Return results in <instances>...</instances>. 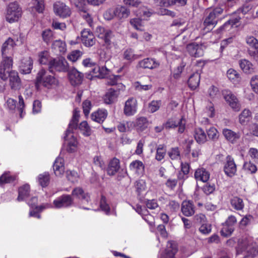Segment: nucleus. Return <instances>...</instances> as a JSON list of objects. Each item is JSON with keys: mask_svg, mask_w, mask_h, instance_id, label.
Masks as SVG:
<instances>
[{"mask_svg": "<svg viewBox=\"0 0 258 258\" xmlns=\"http://www.w3.org/2000/svg\"><path fill=\"white\" fill-rule=\"evenodd\" d=\"M79 117V111L75 109L73 112L72 119L69 124L68 128L66 131L64 137V141L67 142L68 144L67 150L70 153H73L76 151L78 144L77 139L74 136L73 131L74 129L77 128Z\"/></svg>", "mask_w": 258, "mask_h": 258, "instance_id": "f257e3e1", "label": "nucleus"}, {"mask_svg": "<svg viewBox=\"0 0 258 258\" xmlns=\"http://www.w3.org/2000/svg\"><path fill=\"white\" fill-rule=\"evenodd\" d=\"M244 253V258H253L258 254L256 244L251 237H242L238 241L236 253L239 255Z\"/></svg>", "mask_w": 258, "mask_h": 258, "instance_id": "f03ea898", "label": "nucleus"}, {"mask_svg": "<svg viewBox=\"0 0 258 258\" xmlns=\"http://www.w3.org/2000/svg\"><path fill=\"white\" fill-rule=\"evenodd\" d=\"M223 13V9L221 7H216L206 11L203 25L204 29L206 30L207 32L212 30L215 27Z\"/></svg>", "mask_w": 258, "mask_h": 258, "instance_id": "7ed1b4c3", "label": "nucleus"}, {"mask_svg": "<svg viewBox=\"0 0 258 258\" xmlns=\"http://www.w3.org/2000/svg\"><path fill=\"white\" fill-rule=\"evenodd\" d=\"M48 71L55 74L56 72L66 73L69 71V66L63 57L51 58L48 64Z\"/></svg>", "mask_w": 258, "mask_h": 258, "instance_id": "20e7f679", "label": "nucleus"}, {"mask_svg": "<svg viewBox=\"0 0 258 258\" xmlns=\"http://www.w3.org/2000/svg\"><path fill=\"white\" fill-rule=\"evenodd\" d=\"M56 81V79L53 76L49 75L44 69H41L37 73L35 86L38 87L39 85L42 84L44 87H48L55 84Z\"/></svg>", "mask_w": 258, "mask_h": 258, "instance_id": "39448f33", "label": "nucleus"}, {"mask_svg": "<svg viewBox=\"0 0 258 258\" xmlns=\"http://www.w3.org/2000/svg\"><path fill=\"white\" fill-rule=\"evenodd\" d=\"M22 15V10L18 4L14 2L10 3L7 10L6 20L9 23H14L18 21Z\"/></svg>", "mask_w": 258, "mask_h": 258, "instance_id": "423d86ee", "label": "nucleus"}, {"mask_svg": "<svg viewBox=\"0 0 258 258\" xmlns=\"http://www.w3.org/2000/svg\"><path fill=\"white\" fill-rule=\"evenodd\" d=\"M124 86L122 84L118 85V88L112 87L108 89L103 97L105 104H111L114 103L120 94V91L123 90Z\"/></svg>", "mask_w": 258, "mask_h": 258, "instance_id": "0eeeda50", "label": "nucleus"}, {"mask_svg": "<svg viewBox=\"0 0 258 258\" xmlns=\"http://www.w3.org/2000/svg\"><path fill=\"white\" fill-rule=\"evenodd\" d=\"M2 80H5L9 78L10 85L12 89H19L21 86V80L18 74L15 71H12L8 74L0 76Z\"/></svg>", "mask_w": 258, "mask_h": 258, "instance_id": "6e6552de", "label": "nucleus"}, {"mask_svg": "<svg viewBox=\"0 0 258 258\" xmlns=\"http://www.w3.org/2000/svg\"><path fill=\"white\" fill-rule=\"evenodd\" d=\"M246 42L250 47L248 50L249 54L256 60H257L258 40L252 36H248L246 38Z\"/></svg>", "mask_w": 258, "mask_h": 258, "instance_id": "1a4fd4ad", "label": "nucleus"}, {"mask_svg": "<svg viewBox=\"0 0 258 258\" xmlns=\"http://www.w3.org/2000/svg\"><path fill=\"white\" fill-rule=\"evenodd\" d=\"M224 98L230 107L235 111H239L240 104L236 97L232 93L227 90H224L222 92Z\"/></svg>", "mask_w": 258, "mask_h": 258, "instance_id": "9d476101", "label": "nucleus"}, {"mask_svg": "<svg viewBox=\"0 0 258 258\" xmlns=\"http://www.w3.org/2000/svg\"><path fill=\"white\" fill-rule=\"evenodd\" d=\"M73 204V199L71 195H63L53 201L55 208L59 209L71 206Z\"/></svg>", "mask_w": 258, "mask_h": 258, "instance_id": "9b49d317", "label": "nucleus"}, {"mask_svg": "<svg viewBox=\"0 0 258 258\" xmlns=\"http://www.w3.org/2000/svg\"><path fill=\"white\" fill-rule=\"evenodd\" d=\"M224 171L229 177H232L236 174L237 167L234 159L231 156H227L224 166Z\"/></svg>", "mask_w": 258, "mask_h": 258, "instance_id": "f8f14e48", "label": "nucleus"}, {"mask_svg": "<svg viewBox=\"0 0 258 258\" xmlns=\"http://www.w3.org/2000/svg\"><path fill=\"white\" fill-rule=\"evenodd\" d=\"M67 72L68 73L69 79L72 85L75 86L82 84L84 78L83 73L79 72L75 68H73L70 71L69 70Z\"/></svg>", "mask_w": 258, "mask_h": 258, "instance_id": "ddd939ff", "label": "nucleus"}, {"mask_svg": "<svg viewBox=\"0 0 258 258\" xmlns=\"http://www.w3.org/2000/svg\"><path fill=\"white\" fill-rule=\"evenodd\" d=\"M178 250L176 243L174 241H168L166 247L159 258H176L175 255Z\"/></svg>", "mask_w": 258, "mask_h": 258, "instance_id": "4468645a", "label": "nucleus"}, {"mask_svg": "<svg viewBox=\"0 0 258 258\" xmlns=\"http://www.w3.org/2000/svg\"><path fill=\"white\" fill-rule=\"evenodd\" d=\"M203 46L202 44L191 43L187 45L186 49L190 56L199 57L204 55Z\"/></svg>", "mask_w": 258, "mask_h": 258, "instance_id": "2eb2a0df", "label": "nucleus"}, {"mask_svg": "<svg viewBox=\"0 0 258 258\" xmlns=\"http://www.w3.org/2000/svg\"><path fill=\"white\" fill-rule=\"evenodd\" d=\"M137 101L134 98H129L125 102L123 112L126 116L133 115L137 111Z\"/></svg>", "mask_w": 258, "mask_h": 258, "instance_id": "dca6fc26", "label": "nucleus"}, {"mask_svg": "<svg viewBox=\"0 0 258 258\" xmlns=\"http://www.w3.org/2000/svg\"><path fill=\"white\" fill-rule=\"evenodd\" d=\"M81 37L82 43L87 47L92 46L95 43L93 34L88 29H85L81 32Z\"/></svg>", "mask_w": 258, "mask_h": 258, "instance_id": "f3484780", "label": "nucleus"}, {"mask_svg": "<svg viewBox=\"0 0 258 258\" xmlns=\"http://www.w3.org/2000/svg\"><path fill=\"white\" fill-rule=\"evenodd\" d=\"M3 59L0 67V76L13 71L12 70L13 60L11 57L6 55L3 56Z\"/></svg>", "mask_w": 258, "mask_h": 258, "instance_id": "a211bd4d", "label": "nucleus"}, {"mask_svg": "<svg viewBox=\"0 0 258 258\" xmlns=\"http://www.w3.org/2000/svg\"><path fill=\"white\" fill-rule=\"evenodd\" d=\"M54 11L59 16L66 18L71 14L70 8L62 3H57L54 5Z\"/></svg>", "mask_w": 258, "mask_h": 258, "instance_id": "6ab92c4d", "label": "nucleus"}, {"mask_svg": "<svg viewBox=\"0 0 258 258\" xmlns=\"http://www.w3.org/2000/svg\"><path fill=\"white\" fill-rule=\"evenodd\" d=\"M196 207L192 201H183L181 204V210L183 215L186 217L192 216L195 213Z\"/></svg>", "mask_w": 258, "mask_h": 258, "instance_id": "aec40b11", "label": "nucleus"}, {"mask_svg": "<svg viewBox=\"0 0 258 258\" xmlns=\"http://www.w3.org/2000/svg\"><path fill=\"white\" fill-rule=\"evenodd\" d=\"M20 72L23 74H28L31 73L33 68V60L30 57L23 58L21 60L19 66Z\"/></svg>", "mask_w": 258, "mask_h": 258, "instance_id": "412c9836", "label": "nucleus"}, {"mask_svg": "<svg viewBox=\"0 0 258 258\" xmlns=\"http://www.w3.org/2000/svg\"><path fill=\"white\" fill-rule=\"evenodd\" d=\"M222 134L225 139L231 144L236 143L240 138L239 132L236 133L228 128L223 129Z\"/></svg>", "mask_w": 258, "mask_h": 258, "instance_id": "4be33fe9", "label": "nucleus"}, {"mask_svg": "<svg viewBox=\"0 0 258 258\" xmlns=\"http://www.w3.org/2000/svg\"><path fill=\"white\" fill-rule=\"evenodd\" d=\"M159 63L155 59L145 58L138 62V66L143 69H154L157 68Z\"/></svg>", "mask_w": 258, "mask_h": 258, "instance_id": "5701e85b", "label": "nucleus"}, {"mask_svg": "<svg viewBox=\"0 0 258 258\" xmlns=\"http://www.w3.org/2000/svg\"><path fill=\"white\" fill-rule=\"evenodd\" d=\"M120 169V161L119 159L113 158L110 160L107 168V173L108 175L113 176L115 175Z\"/></svg>", "mask_w": 258, "mask_h": 258, "instance_id": "b1692460", "label": "nucleus"}, {"mask_svg": "<svg viewBox=\"0 0 258 258\" xmlns=\"http://www.w3.org/2000/svg\"><path fill=\"white\" fill-rule=\"evenodd\" d=\"M14 40L11 38H9L3 44L2 53L3 56L11 54L13 52L14 47L16 45Z\"/></svg>", "mask_w": 258, "mask_h": 258, "instance_id": "393cba45", "label": "nucleus"}, {"mask_svg": "<svg viewBox=\"0 0 258 258\" xmlns=\"http://www.w3.org/2000/svg\"><path fill=\"white\" fill-rule=\"evenodd\" d=\"M54 172L56 176H60L64 172L63 159L58 157L56 159L53 166Z\"/></svg>", "mask_w": 258, "mask_h": 258, "instance_id": "a878e982", "label": "nucleus"}, {"mask_svg": "<svg viewBox=\"0 0 258 258\" xmlns=\"http://www.w3.org/2000/svg\"><path fill=\"white\" fill-rule=\"evenodd\" d=\"M195 177L197 180L205 182L209 180L210 173L206 169L200 168L196 170Z\"/></svg>", "mask_w": 258, "mask_h": 258, "instance_id": "bb28decb", "label": "nucleus"}, {"mask_svg": "<svg viewBox=\"0 0 258 258\" xmlns=\"http://www.w3.org/2000/svg\"><path fill=\"white\" fill-rule=\"evenodd\" d=\"M107 116V111L105 109H99L91 115L92 119L98 123H102Z\"/></svg>", "mask_w": 258, "mask_h": 258, "instance_id": "cd10ccee", "label": "nucleus"}, {"mask_svg": "<svg viewBox=\"0 0 258 258\" xmlns=\"http://www.w3.org/2000/svg\"><path fill=\"white\" fill-rule=\"evenodd\" d=\"M194 138L199 144H203L207 141V135L201 127L196 128L194 131Z\"/></svg>", "mask_w": 258, "mask_h": 258, "instance_id": "c85d7f7f", "label": "nucleus"}, {"mask_svg": "<svg viewBox=\"0 0 258 258\" xmlns=\"http://www.w3.org/2000/svg\"><path fill=\"white\" fill-rule=\"evenodd\" d=\"M238 14L236 13V12L233 14L231 18L227 21L225 24L220 27V29L221 30H224L228 29L229 28H231L234 25H236L238 23L240 20L241 19V17L239 16H237L236 14Z\"/></svg>", "mask_w": 258, "mask_h": 258, "instance_id": "c756f323", "label": "nucleus"}, {"mask_svg": "<svg viewBox=\"0 0 258 258\" xmlns=\"http://www.w3.org/2000/svg\"><path fill=\"white\" fill-rule=\"evenodd\" d=\"M130 14V11L124 6H118L114 11V14L119 19L126 18Z\"/></svg>", "mask_w": 258, "mask_h": 258, "instance_id": "7c9ffc66", "label": "nucleus"}, {"mask_svg": "<svg viewBox=\"0 0 258 258\" xmlns=\"http://www.w3.org/2000/svg\"><path fill=\"white\" fill-rule=\"evenodd\" d=\"M149 124L147 118L140 117L136 120L135 126L138 132H143L146 129Z\"/></svg>", "mask_w": 258, "mask_h": 258, "instance_id": "2f4dec72", "label": "nucleus"}, {"mask_svg": "<svg viewBox=\"0 0 258 258\" xmlns=\"http://www.w3.org/2000/svg\"><path fill=\"white\" fill-rule=\"evenodd\" d=\"M200 75L199 73H194L190 76L188 80V86L192 90L196 89L199 85Z\"/></svg>", "mask_w": 258, "mask_h": 258, "instance_id": "473e14b6", "label": "nucleus"}, {"mask_svg": "<svg viewBox=\"0 0 258 258\" xmlns=\"http://www.w3.org/2000/svg\"><path fill=\"white\" fill-rule=\"evenodd\" d=\"M144 165L143 162L139 160L132 162L130 165V169L134 170L139 174H143L144 172Z\"/></svg>", "mask_w": 258, "mask_h": 258, "instance_id": "72a5a7b5", "label": "nucleus"}, {"mask_svg": "<svg viewBox=\"0 0 258 258\" xmlns=\"http://www.w3.org/2000/svg\"><path fill=\"white\" fill-rule=\"evenodd\" d=\"M72 195L76 197L79 199L84 200L87 202L89 200V197L88 194L85 193L83 188L80 187L75 188L72 190Z\"/></svg>", "mask_w": 258, "mask_h": 258, "instance_id": "f704fd0d", "label": "nucleus"}, {"mask_svg": "<svg viewBox=\"0 0 258 258\" xmlns=\"http://www.w3.org/2000/svg\"><path fill=\"white\" fill-rule=\"evenodd\" d=\"M51 48L56 52L63 53L66 50V45L64 41L59 39L56 40L53 42Z\"/></svg>", "mask_w": 258, "mask_h": 258, "instance_id": "c9c22d12", "label": "nucleus"}, {"mask_svg": "<svg viewBox=\"0 0 258 258\" xmlns=\"http://www.w3.org/2000/svg\"><path fill=\"white\" fill-rule=\"evenodd\" d=\"M140 56V55L135 54L134 50L131 48L126 49L123 53V58L130 62L139 58Z\"/></svg>", "mask_w": 258, "mask_h": 258, "instance_id": "e433bc0d", "label": "nucleus"}, {"mask_svg": "<svg viewBox=\"0 0 258 258\" xmlns=\"http://www.w3.org/2000/svg\"><path fill=\"white\" fill-rule=\"evenodd\" d=\"M30 186L25 184L19 189V195L17 198L18 201H21L27 198L29 195Z\"/></svg>", "mask_w": 258, "mask_h": 258, "instance_id": "4c0bfd02", "label": "nucleus"}, {"mask_svg": "<svg viewBox=\"0 0 258 258\" xmlns=\"http://www.w3.org/2000/svg\"><path fill=\"white\" fill-rule=\"evenodd\" d=\"M240 68L246 74H251L254 72L252 63L246 59L240 60L239 62Z\"/></svg>", "mask_w": 258, "mask_h": 258, "instance_id": "58836bf2", "label": "nucleus"}, {"mask_svg": "<svg viewBox=\"0 0 258 258\" xmlns=\"http://www.w3.org/2000/svg\"><path fill=\"white\" fill-rule=\"evenodd\" d=\"M231 204L232 207L236 210H242L244 208V204L242 199L234 197L231 200Z\"/></svg>", "mask_w": 258, "mask_h": 258, "instance_id": "ea45409f", "label": "nucleus"}, {"mask_svg": "<svg viewBox=\"0 0 258 258\" xmlns=\"http://www.w3.org/2000/svg\"><path fill=\"white\" fill-rule=\"evenodd\" d=\"M31 8L39 13H41L44 10V0H32Z\"/></svg>", "mask_w": 258, "mask_h": 258, "instance_id": "a19ab883", "label": "nucleus"}, {"mask_svg": "<svg viewBox=\"0 0 258 258\" xmlns=\"http://www.w3.org/2000/svg\"><path fill=\"white\" fill-rule=\"evenodd\" d=\"M38 181L39 184L43 187L47 186L50 181L49 174L47 172H44L39 175Z\"/></svg>", "mask_w": 258, "mask_h": 258, "instance_id": "79ce46f5", "label": "nucleus"}, {"mask_svg": "<svg viewBox=\"0 0 258 258\" xmlns=\"http://www.w3.org/2000/svg\"><path fill=\"white\" fill-rule=\"evenodd\" d=\"M166 149L164 145H159L156 148L155 159L157 161H161L165 157Z\"/></svg>", "mask_w": 258, "mask_h": 258, "instance_id": "37998d69", "label": "nucleus"}, {"mask_svg": "<svg viewBox=\"0 0 258 258\" xmlns=\"http://www.w3.org/2000/svg\"><path fill=\"white\" fill-rule=\"evenodd\" d=\"M39 61L42 64L48 66L51 58L50 57L49 52L47 51H43L39 53Z\"/></svg>", "mask_w": 258, "mask_h": 258, "instance_id": "c03bdc74", "label": "nucleus"}, {"mask_svg": "<svg viewBox=\"0 0 258 258\" xmlns=\"http://www.w3.org/2000/svg\"><path fill=\"white\" fill-rule=\"evenodd\" d=\"M79 128L85 136L88 137L91 134V130L86 121L81 122L79 126Z\"/></svg>", "mask_w": 258, "mask_h": 258, "instance_id": "a18cd8bd", "label": "nucleus"}, {"mask_svg": "<svg viewBox=\"0 0 258 258\" xmlns=\"http://www.w3.org/2000/svg\"><path fill=\"white\" fill-rule=\"evenodd\" d=\"M243 169L246 172L250 174L255 173L257 170L256 166L251 161L244 162L243 165Z\"/></svg>", "mask_w": 258, "mask_h": 258, "instance_id": "49530a36", "label": "nucleus"}, {"mask_svg": "<svg viewBox=\"0 0 258 258\" xmlns=\"http://www.w3.org/2000/svg\"><path fill=\"white\" fill-rule=\"evenodd\" d=\"M251 114V113L249 110L244 109L239 116V122L241 124H244L249 119Z\"/></svg>", "mask_w": 258, "mask_h": 258, "instance_id": "de8ad7c7", "label": "nucleus"}, {"mask_svg": "<svg viewBox=\"0 0 258 258\" xmlns=\"http://www.w3.org/2000/svg\"><path fill=\"white\" fill-rule=\"evenodd\" d=\"M171 160H179L180 159V152L178 147L172 148L167 153Z\"/></svg>", "mask_w": 258, "mask_h": 258, "instance_id": "09e8293b", "label": "nucleus"}, {"mask_svg": "<svg viewBox=\"0 0 258 258\" xmlns=\"http://www.w3.org/2000/svg\"><path fill=\"white\" fill-rule=\"evenodd\" d=\"M100 207L101 210L104 212L106 215L110 214V209L109 206L106 202L105 197L103 195H102L101 197Z\"/></svg>", "mask_w": 258, "mask_h": 258, "instance_id": "8fccbe9b", "label": "nucleus"}, {"mask_svg": "<svg viewBox=\"0 0 258 258\" xmlns=\"http://www.w3.org/2000/svg\"><path fill=\"white\" fill-rule=\"evenodd\" d=\"M208 138L213 141L218 140L219 135L217 129L214 127H210L207 131Z\"/></svg>", "mask_w": 258, "mask_h": 258, "instance_id": "3c124183", "label": "nucleus"}, {"mask_svg": "<svg viewBox=\"0 0 258 258\" xmlns=\"http://www.w3.org/2000/svg\"><path fill=\"white\" fill-rule=\"evenodd\" d=\"M67 179L73 183L78 181L79 175L78 173L74 170H68L66 172Z\"/></svg>", "mask_w": 258, "mask_h": 258, "instance_id": "603ef678", "label": "nucleus"}, {"mask_svg": "<svg viewBox=\"0 0 258 258\" xmlns=\"http://www.w3.org/2000/svg\"><path fill=\"white\" fill-rule=\"evenodd\" d=\"M15 178L10 175V172H5L0 177V185L6 183H11L14 181Z\"/></svg>", "mask_w": 258, "mask_h": 258, "instance_id": "864d4df0", "label": "nucleus"}, {"mask_svg": "<svg viewBox=\"0 0 258 258\" xmlns=\"http://www.w3.org/2000/svg\"><path fill=\"white\" fill-rule=\"evenodd\" d=\"M120 77L119 76H112L106 82V84L108 85H110L115 87V88H118V85L121 84L118 82Z\"/></svg>", "mask_w": 258, "mask_h": 258, "instance_id": "5fc2aeb1", "label": "nucleus"}, {"mask_svg": "<svg viewBox=\"0 0 258 258\" xmlns=\"http://www.w3.org/2000/svg\"><path fill=\"white\" fill-rule=\"evenodd\" d=\"M113 37L112 32L110 30H107V32H105V33L101 35H99V37L103 39L105 43V44L107 45H109L111 44V39Z\"/></svg>", "mask_w": 258, "mask_h": 258, "instance_id": "6e6d98bb", "label": "nucleus"}, {"mask_svg": "<svg viewBox=\"0 0 258 258\" xmlns=\"http://www.w3.org/2000/svg\"><path fill=\"white\" fill-rule=\"evenodd\" d=\"M80 15L85 19L86 21L90 24L92 22V18L91 14L89 13V10L86 8L79 10Z\"/></svg>", "mask_w": 258, "mask_h": 258, "instance_id": "4d7b16f0", "label": "nucleus"}, {"mask_svg": "<svg viewBox=\"0 0 258 258\" xmlns=\"http://www.w3.org/2000/svg\"><path fill=\"white\" fill-rule=\"evenodd\" d=\"M82 55V52L79 50H76L72 51L70 54H69L67 58L70 60L75 62Z\"/></svg>", "mask_w": 258, "mask_h": 258, "instance_id": "13d9d810", "label": "nucleus"}, {"mask_svg": "<svg viewBox=\"0 0 258 258\" xmlns=\"http://www.w3.org/2000/svg\"><path fill=\"white\" fill-rule=\"evenodd\" d=\"M161 104L160 100H153L149 104V109L151 113H154L157 111Z\"/></svg>", "mask_w": 258, "mask_h": 258, "instance_id": "bf43d9fd", "label": "nucleus"}, {"mask_svg": "<svg viewBox=\"0 0 258 258\" xmlns=\"http://www.w3.org/2000/svg\"><path fill=\"white\" fill-rule=\"evenodd\" d=\"M42 36L44 41L48 43L52 40L53 35L51 30L46 29L43 31Z\"/></svg>", "mask_w": 258, "mask_h": 258, "instance_id": "052dcab7", "label": "nucleus"}, {"mask_svg": "<svg viewBox=\"0 0 258 258\" xmlns=\"http://www.w3.org/2000/svg\"><path fill=\"white\" fill-rule=\"evenodd\" d=\"M150 230L152 232H155L157 236L160 235L162 237H165L167 235L165 227H151Z\"/></svg>", "mask_w": 258, "mask_h": 258, "instance_id": "680f3d73", "label": "nucleus"}, {"mask_svg": "<svg viewBox=\"0 0 258 258\" xmlns=\"http://www.w3.org/2000/svg\"><path fill=\"white\" fill-rule=\"evenodd\" d=\"M248 155L255 163H258V150L254 148H250L248 152Z\"/></svg>", "mask_w": 258, "mask_h": 258, "instance_id": "e2e57ef3", "label": "nucleus"}, {"mask_svg": "<svg viewBox=\"0 0 258 258\" xmlns=\"http://www.w3.org/2000/svg\"><path fill=\"white\" fill-rule=\"evenodd\" d=\"M145 204L147 208L151 210H155L159 208L157 200L155 199L146 200Z\"/></svg>", "mask_w": 258, "mask_h": 258, "instance_id": "0e129e2a", "label": "nucleus"}, {"mask_svg": "<svg viewBox=\"0 0 258 258\" xmlns=\"http://www.w3.org/2000/svg\"><path fill=\"white\" fill-rule=\"evenodd\" d=\"M37 198L36 197H33L31 200L28 202V204L32 208L34 209H38L39 211H42L45 207L44 206H37Z\"/></svg>", "mask_w": 258, "mask_h": 258, "instance_id": "69168bd1", "label": "nucleus"}, {"mask_svg": "<svg viewBox=\"0 0 258 258\" xmlns=\"http://www.w3.org/2000/svg\"><path fill=\"white\" fill-rule=\"evenodd\" d=\"M250 85L252 90L258 93V75H255L251 77L250 79Z\"/></svg>", "mask_w": 258, "mask_h": 258, "instance_id": "338daca9", "label": "nucleus"}, {"mask_svg": "<svg viewBox=\"0 0 258 258\" xmlns=\"http://www.w3.org/2000/svg\"><path fill=\"white\" fill-rule=\"evenodd\" d=\"M234 231L233 227H223L221 230L220 233L222 236L228 237L231 235Z\"/></svg>", "mask_w": 258, "mask_h": 258, "instance_id": "774afa93", "label": "nucleus"}]
</instances>
